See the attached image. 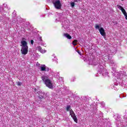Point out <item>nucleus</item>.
<instances>
[{
  "instance_id": "dca6fc26",
  "label": "nucleus",
  "mask_w": 127,
  "mask_h": 127,
  "mask_svg": "<svg viewBox=\"0 0 127 127\" xmlns=\"http://www.w3.org/2000/svg\"><path fill=\"white\" fill-rule=\"evenodd\" d=\"M21 84H22V83L20 82H17V86H21Z\"/></svg>"
},
{
  "instance_id": "423d86ee",
  "label": "nucleus",
  "mask_w": 127,
  "mask_h": 127,
  "mask_svg": "<svg viewBox=\"0 0 127 127\" xmlns=\"http://www.w3.org/2000/svg\"><path fill=\"white\" fill-rule=\"evenodd\" d=\"M41 71L46 72V66L45 64L41 65Z\"/></svg>"
},
{
  "instance_id": "0eeeda50",
  "label": "nucleus",
  "mask_w": 127,
  "mask_h": 127,
  "mask_svg": "<svg viewBox=\"0 0 127 127\" xmlns=\"http://www.w3.org/2000/svg\"><path fill=\"white\" fill-rule=\"evenodd\" d=\"M64 36H65V37H66L67 39H72V37L68 33H64Z\"/></svg>"
},
{
  "instance_id": "ddd939ff",
  "label": "nucleus",
  "mask_w": 127,
  "mask_h": 127,
  "mask_svg": "<svg viewBox=\"0 0 127 127\" xmlns=\"http://www.w3.org/2000/svg\"><path fill=\"white\" fill-rule=\"evenodd\" d=\"M71 7H74L75 6V2H72L70 3Z\"/></svg>"
},
{
  "instance_id": "f8f14e48",
  "label": "nucleus",
  "mask_w": 127,
  "mask_h": 127,
  "mask_svg": "<svg viewBox=\"0 0 127 127\" xmlns=\"http://www.w3.org/2000/svg\"><path fill=\"white\" fill-rule=\"evenodd\" d=\"M70 109H71V106L67 105L66 106V111H67V112H69L70 111Z\"/></svg>"
},
{
  "instance_id": "9b49d317",
  "label": "nucleus",
  "mask_w": 127,
  "mask_h": 127,
  "mask_svg": "<svg viewBox=\"0 0 127 127\" xmlns=\"http://www.w3.org/2000/svg\"><path fill=\"white\" fill-rule=\"evenodd\" d=\"M39 98L40 101H42V100H43V99H44V97H43V96H42V95H40L39 96Z\"/></svg>"
},
{
  "instance_id": "412c9836",
  "label": "nucleus",
  "mask_w": 127,
  "mask_h": 127,
  "mask_svg": "<svg viewBox=\"0 0 127 127\" xmlns=\"http://www.w3.org/2000/svg\"><path fill=\"white\" fill-rule=\"evenodd\" d=\"M37 91V89L36 88H35L34 90V93H36V91Z\"/></svg>"
},
{
  "instance_id": "4468645a",
  "label": "nucleus",
  "mask_w": 127,
  "mask_h": 127,
  "mask_svg": "<svg viewBox=\"0 0 127 127\" xmlns=\"http://www.w3.org/2000/svg\"><path fill=\"white\" fill-rule=\"evenodd\" d=\"M38 40L39 41H41V42L42 43V42L43 41V40H42V37H39Z\"/></svg>"
},
{
  "instance_id": "6ab92c4d",
  "label": "nucleus",
  "mask_w": 127,
  "mask_h": 127,
  "mask_svg": "<svg viewBox=\"0 0 127 127\" xmlns=\"http://www.w3.org/2000/svg\"><path fill=\"white\" fill-rule=\"evenodd\" d=\"M33 43H34V41L33 40H31V44L33 45Z\"/></svg>"
},
{
  "instance_id": "f03ea898",
  "label": "nucleus",
  "mask_w": 127,
  "mask_h": 127,
  "mask_svg": "<svg viewBox=\"0 0 127 127\" xmlns=\"http://www.w3.org/2000/svg\"><path fill=\"white\" fill-rule=\"evenodd\" d=\"M42 80L44 82L46 86H47L48 88H49V89H52V88H53V84L52 82H51V80L48 79V77L45 75H42Z\"/></svg>"
},
{
  "instance_id": "2eb2a0df",
  "label": "nucleus",
  "mask_w": 127,
  "mask_h": 127,
  "mask_svg": "<svg viewBox=\"0 0 127 127\" xmlns=\"http://www.w3.org/2000/svg\"><path fill=\"white\" fill-rule=\"evenodd\" d=\"M73 113H74V111H73V110L70 109V110H69V114H70V115H71V114H73Z\"/></svg>"
},
{
  "instance_id": "6e6552de",
  "label": "nucleus",
  "mask_w": 127,
  "mask_h": 127,
  "mask_svg": "<svg viewBox=\"0 0 127 127\" xmlns=\"http://www.w3.org/2000/svg\"><path fill=\"white\" fill-rule=\"evenodd\" d=\"M37 50H38V51H39L41 53H43V50L42 49V48H41L40 46H38L37 47Z\"/></svg>"
},
{
  "instance_id": "aec40b11",
  "label": "nucleus",
  "mask_w": 127,
  "mask_h": 127,
  "mask_svg": "<svg viewBox=\"0 0 127 127\" xmlns=\"http://www.w3.org/2000/svg\"><path fill=\"white\" fill-rule=\"evenodd\" d=\"M36 66H40V64L38 63V62L36 64Z\"/></svg>"
},
{
  "instance_id": "9d476101",
  "label": "nucleus",
  "mask_w": 127,
  "mask_h": 127,
  "mask_svg": "<svg viewBox=\"0 0 127 127\" xmlns=\"http://www.w3.org/2000/svg\"><path fill=\"white\" fill-rule=\"evenodd\" d=\"M76 42H78V40H74L73 41L72 44H73V45H74V46H76V45H77V43Z\"/></svg>"
},
{
  "instance_id": "4be33fe9",
  "label": "nucleus",
  "mask_w": 127,
  "mask_h": 127,
  "mask_svg": "<svg viewBox=\"0 0 127 127\" xmlns=\"http://www.w3.org/2000/svg\"><path fill=\"white\" fill-rule=\"evenodd\" d=\"M77 0H74L75 1H77Z\"/></svg>"
},
{
  "instance_id": "7ed1b4c3",
  "label": "nucleus",
  "mask_w": 127,
  "mask_h": 127,
  "mask_svg": "<svg viewBox=\"0 0 127 127\" xmlns=\"http://www.w3.org/2000/svg\"><path fill=\"white\" fill-rule=\"evenodd\" d=\"M52 2L57 9H60L62 6V4L60 0H53Z\"/></svg>"
},
{
  "instance_id": "5701e85b",
  "label": "nucleus",
  "mask_w": 127,
  "mask_h": 127,
  "mask_svg": "<svg viewBox=\"0 0 127 127\" xmlns=\"http://www.w3.org/2000/svg\"><path fill=\"white\" fill-rule=\"evenodd\" d=\"M122 1H123L124 0H122Z\"/></svg>"
},
{
  "instance_id": "f257e3e1",
  "label": "nucleus",
  "mask_w": 127,
  "mask_h": 127,
  "mask_svg": "<svg viewBox=\"0 0 127 127\" xmlns=\"http://www.w3.org/2000/svg\"><path fill=\"white\" fill-rule=\"evenodd\" d=\"M21 44L22 45L21 52V54L23 55H26L28 53V46H27V42L24 40L21 41Z\"/></svg>"
},
{
  "instance_id": "39448f33",
  "label": "nucleus",
  "mask_w": 127,
  "mask_h": 127,
  "mask_svg": "<svg viewBox=\"0 0 127 127\" xmlns=\"http://www.w3.org/2000/svg\"><path fill=\"white\" fill-rule=\"evenodd\" d=\"M117 6L118 8H119V9H120V10L122 11V13L125 16L126 19L127 20V11H126V10L124 8H123V6L120 5H117Z\"/></svg>"
},
{
  "instance_id": "a211bd4d",
  "label": "nucleus",
  "mask_w": 127,
  "mask_h": 127,
  "mask_svg": "<svg viewBox=\"0 0 127 127\" xmlns=\"http://www.w3.org/2000/svg\"><path fill=\"white\" fill-rule=\"evenodd\" d=\"M77 53H78V54L79 55H82V54L81 53V52H80V51H79V50H77Z\"/></svg>"
},
{
  "instance_id": "f3484780",
  "label": "nucleus",
  "mask_w": 127,
  "mask_h": 127,
  "mask_svg": "<svg viewBox=\"0 0 127 127\" xmlns=\"http://www.w3.org/2000/svg\"><path fill=\"white\" fill-rule=\"evenodd\" d=\"M70 116H71V118H73V117H75V116H76V115H75V113H72L71 114H70Z\"/></svg>"
},
{
  "instance_id": "20e7f679",
  "label": "nucleus",
  "mask_w": 127,
  "mask_h": 127,
  "mask_svg": "<svg viewBox=\"0 0 127 127\" xmlns=\"http://www.w3.org/2000/svg\"><path fill=\"white\" fill-rule=\"evenodd\" d=\"M95 28H96V29H99V32L102 36H106V32H105V29H104V28L101 27L100 28V26L98 24H96L95 26Z\"/></svg>"
},
{
  "instance_id": "1a4fd4ad",
  "label": "nucleus",
  "mask_w": 127,
  "mask_h": 127,
  "mask_svg": "<svg viewBox=\"0 0 127 127\" xmlns=\"http://www.w3.org/2000/svg\"><path fill=\"white\" fill-rule=\"evenodd\" d=\"M72 119L73 120L74 122L76 124H78V119H77V117L76 116L72 117Z\"/></svg>"
}]
</instances>
